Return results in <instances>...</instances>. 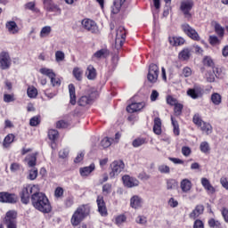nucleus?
Segmentation results:
<instances>
[{
	"instance_id": "nucleus-47",
	"label": "nucleus",
	"mask_w": 228,
	"mask_h": 228,
	"mask_svg": "<svg viewBox=\"0 0 228 228\" xmlns=\"http://www.w3.org/2000/svg\"><path fill=\"white\" fill-rule=\"evenodd\" d=\"M125 42H126V38L116 37L115 47H116L117 51H118V49L122 48Z\"/></svg>"
},
{
	"instance_id": "nucleus-30",
	"label": "nucleus",
	"mask_w": 228,
	"mask_h": 228,
	"mask_svg": "<svg viewBox=\"0 0 228 228\" xmlns=\"http://www.w3.org/2000/svg\"><path fill=\"white\" fill-rule=\"evenodd\" d=\"M201 131L206 133L207 134H211L213 133V126H211V124L207 123V122H202L201 125L200 126Z\"/></svg>"
},
{
	"instance_id": "nucleus-3",
	"label": "nucleus",
	"mask_w": 228,
	"mask_h": 228,
	"mask_svg": "<svg viewBox=\"0 0 228 228\" xmlns=\"http://www.w3.org/2000/svg\"><path fill=\"white\" fill-rule=\"evenodd\" d=\"M38 191V186L37 185H27L22 188L20 197L22 204H29V200L32 195H35Z\"/></svg>"
},
{
	"instance_id": "nucleus-5",
	"label": "nucleus",
	"mask_w": 228,
	"mask_h": 228,
	"mask_svg": "<svg viewBox=\"0 0 228 228\" xmlns=\"http://www.w3.org/2000/svg\"><path fill=\"white\" fill-rule=\"evenodd\" d=\"M181 28L183 33L186 34L189 38H191V40H196V42H199V40H200V36H199L197 30L190 26V24L183 23L181 25Z\"/></svg>"
},
{
	"instance_id": "nucleus-27",
	"label": "nucleus",
	"mask_w": 228,
	"mask_h": 228,
	"mask_svg": "<svg viewBox=\"0 0 228 228\" xmlns=\"http://www.w3.org/2000/svg\"><path fill=\"white\" fill-rule=\"evenodd\" d=\"M25 161L28 162V165L30 167V168H35L37 166V153H32L27 156Z\"/></svg>"
},
{
	"instance_id": "nucleus-41",
	"label": "nucleus",
	"mask_w": 228,
	"mask_h": 228,
	"mask_svg": "<svg viewBox=\"0 0 228 228\" xmlns=\"http://www.w3.org/2000/svg\"><path fill=\"white\" fill-rule=\"evenodd\" d=\"M112 142L113 139L105 137L101 141L100 146L102 147V149H108V147L111 146Z\"/></svg>"
},
{
	"instance_id": "nucleus-1",
	"label": "nucleus",
	"mask_w": 228,
	"mask_h": 228,
	"mask_svg": "<svg viewBox=\"0 0 228 228\" xmlns=\"http://www.w3.org/2000/svg\"><path fill=\"white\" fill-rule=\"evenodd\" d=\"M32 206L37 211L41 213H51L53 211V207H51V202H49V199L47 196L44 194V192H40L37 191V193L32 194L31 196Z\"/></svg>"
},
{
	"instance_id": "nucleus-55",
	"label": "nucleus",
	"mask_w": 228,
	"mask_h": 228,
	"mask_svg": "<svg viewBox=\"0 0 228 228\" xmlns=\"http://www.w3.org/2000/svg\"><path fill=\"white\" fill-rule=\"evenodd\" d=\"M55 60L58 62L63 61V60H65V53L61 51H57L55 53Z\"/></svg>"
},
{
	"instance_id": "nucleus-8",
	"label": "nucleus",
	"mask_w": 228,
	"mask_h": 228,
	"mask_svg": "<svg viewBox=\"0 0 228 228\" xmlns=\"http://www.w3.org/2000/svg\"><path fill=\"white\" fill-rule=\"evenodd\" d=\"M12 67V58L8 52H2L0 53V69L2 70H8Z\"/></svg>"
},
{
	"instance_id": "nucleus-28",
	"label": "nucleus",
	"mask_w": 228,
	"mask_h": 228,
	"mask_svg": "<svg viewBox=\"0 0 228 228\" xmlns=\"http://www.w3.org/2000/svg\"><path fill=\"white\" fill-rule=\"evenodd\" d=\"M161 118H154V125H153V133H155V134H161Z\"/></svg>"
},
{
	"instance_id": "nucleus-13",
	"label": "nucleus",
	"mask_w": 228,
	"mask_h": 228,
	"mask_svg": "<svg viewBox=\"0 0 228 228\" xmlns=\"http://www.w3.org/2000/svg\"><path fill=\"white\" fill-rule=\"evenodd\" d=\"M96 202L100 215H102V216H106V215H108V209L106 208V202H104V198L102 196H98Z\"/></svg>"
},
{
	"instance_id": "nucleus-63",
	"label": "nucleus",
	"mask_w": 228,
	"mask_h": 228,
	"mask_svg": "<svg viewBox=\"0 0 228 228\" xmlns=\"http://www.w3.org/2000/svg\"><path fill=\"white\" fill-rule=\"evenodd\" d=\"M221 215L226 224H228V209L225 208H223L221 210Z\"/></svg>"
},
{
	"instance_id": "nucleus-64",
	"label": "nucleus",
	"mask_w": 228,
	"mask_h": 228,
	"mask_svg": "<svg viewBox=\"0 0 228 228\" xmlns=\"http://www.w3.org/2000/svg\"><path fill=\"white\" fill-rule=\"evenodd\" d=\"M220 183H221V185L223 186V188H224L225 190H228V178L227 177H222L220 179Z\"/></svg>"
},
{
	"instance_id": "nucleus-11",
	"label": "nucleus",
	"mask_w": 228,
	"mask_h": 228,
	"mask_svg": "<svg viewBox=\"0 0 228 228\" xmlns=\"http://www.w3.org/2000/svg\"><path fill=\"white\" fill-rule=\"evenodd\" d=\"M82 26L87 31H90V33H99V27H97V23L90 19L82 20Z\"/></svg>"
},
{
	"instance_id": "nucleus-29",
	"label": "nucleus",
	"mask_w": 228,
	"mask_h": 228,
	"mask_svg": "<svg viewBox=\"0 0 228 228\" xmlns=\"http://www.w3.org/2000/svg\"><path fill=\"white\" fill-rule=\"evenodd\" d=\"M39 72L43 74V76H47V77H49L50 79H52L53 77H56V74L51 69L42 68L39 69Z\"/></svg>"
},
{
	"instance_id": "nucleus-25",
	"label": "nucleus",
	"mask_w": 228,
	"mask_h": 228,
	"mask_svg": "<svg viewBox=\"0 0 228 228\" xmlns=\"http://www.w3.org/2000/svg\"><path fill=\"white\" fill-rule=\"evenodd\" d=\"M95 170V164H91L89 167L80 168V175L82 177H86V175H90Z\"/></svg>"
},
{
	"instance_id": "nucleus-26",
	"label": "nucleus",
	"mask_w": 228,
	"mask_h": 228,
	"mask_svg": "<svg viewBox=\"0 0 228 228\" xmlns=\"http://www.w3.org/2000/svg\"><path fill=\"white\" fill-rule=\"evenodd\" d=\"M69 102L74 106L76 104V86L73 84L69 85Z\"/></svg>"
},
{
	"instance_id": "nucleus-14",
	"label": "nucleus",
	"mask_w": 228,
	"mask_h": 228,
	"mask_svg": "<svg viewBox=\"0 0 228 228\" xmlns=\"http://www.w3.org/2000/svg\"><path fill=\"white\" fill-rule=\"evenodd\" d=\"M201 185L208 193V195H213L216 191V189L214 188V186L211 184V182H209V180L206 177L201 178Z\"/></svg>"
},
{
	"instance_id": "nucleus-24",
	"label": "nucleus",
	"mask_w": 228,
	"mask_h": 228,
	"mask_svg": "<svg viewBox=\"0 0 228 228\" xmlns=\"http://www.w3.org/2000/svg\"><path fill=\"white\" fill-rule=\"evenodd\" d=\"M126 3V0H114L113 2V5H112V13H114V15H117V13H118V12H120V9L122 8V4H124Z\"/></svg>"
},
{
	"instance_id": "nucleus-33",
	"label": "nucleus",
	"mask_w": 228,
	"mask_h": 228,
	"mask_svg": "<svg viewBox=\"0 0 228 228\" xmlns=\"http://www.w3.org/2000/svg\"><path fill=\"white\" fill-rule=\"evenodd\" d=\"M211 101L215 106H220V104H222V95L218 93H214L211 95Z\"/></svg>"
},
{
	"instance_id": "nucleus-48",
	"label": "nucleus",
	"mask_w": 228,
	"mask_h": 228,
	"mask_svg": "<svg viewBox=\"0 0 228 228\" xmlns=\"http://www.w3.org/2000/svg\"><path fill=\"white\" fill-rule=\"evenodd\" d=\"M158 170L160 174H170V167L165 164L159 166Z\"/></svg>"
},
{
	"instance_id": "nucleus-45",
	"label": "nucleus",
	"mask_w": 228,
	"mask_h": 228,
	"mask_svg": "<svg viewBox=\"0 0 228 228\" xmlns=\"http://www.w3.org/2000/svg\"><path fill=\"white\" fill-rule=\"evenodd\" d=\"M116 38H126V28L118 27L116 30Z\"/></svg>"
},
{
	"instance_id": "nucleus-57",
	"label": "nucleus",
	"mask_w": 228,
	"mask_h": 228,
	"mask_svg": "<svg viewBox=\"0 0 228 228\" xmlns=\"http://www.w3.org/2000/svg\"><path fill=\"white\" fill-rule=\"evenodd\" d=\"M167 103L170 106H175L177 104V99L174 98L172 95H167Z\"/></svg>"
},
{
	"instance_id": "nucleus-53",
	"label": "nucleus",
	"mask_w": 228,
	"mask_h": 228,
	"mask_svg": "<svg viewBox=\"0 0 228 228\" xmlns=\"http://www.w3.org/2000/svg\"><path fill=\"white\" fill-rule=\"evenodd\" d=\"M126 220L127 217H126V216L120 215L116 217L115 224L116 225H122V224H124Z\"/></svg>"
},
{
	"instance_id": "nucleus-58",
	"label": "nucleus",
	"mask_w": 228,
	"mask_h": 228,
	"mask_svg": "<svg viewBox=\"0 0 228 228\" xmlns=\"http://www.w3.org/2000/svg\"><path fill=\"white\" fill-rule=\"evenodd\" d=\"M15 101V96L13 94H4V102H13Z\"/></svg>"
},
{
	"instance_id": "nucleus-6",
	"label": "nucleus",
	"mask_w": 228,
	"mask_h": 228,
	"mask_svg": "<svg viewBox=\"0 0 228 228\" xmlns=\"http://www.w3.org/2000/svg\"><path fill=\"white\" fill-rule=\"evenodd\" d=\"M19 197L15 193L6 191L0 192V202L4 204H17Z\"/></svg>"
},
{
	"instance_id": "nucleus-38",
	"label": "nucleus",
	"mask_w": 228,
	"mask_h": 228,
	"mask_svg": "<svg viewBox=\"0 0 228 228\" xmlns=\"http://www.w3.org/2000/svg\"><path fill=\"white\" fill-rule=\"evenodd\" d=\"M145 143H147V140L145 138L138 137L133 141L132 145L134 148H138L142 147V145H145Z\"/></svg>"
},
{
	"instance_id": "nucleus-12",
	"label": "nucleus",
	"mask_w": 228,
	"mask_h": 228,
	"mask_svg": "<svg viewBox=\"0 0 228 228\" xmlns=\"http://www.w3.org/2000/svg\"><path fill=\"white\" fill-rule=\"evenodd\" d=\"M123 184L126 188H134L140 184V181L138 179L129 176L128 175H125L122 177Z\"/></svg>"
},
{
	"instance_id": "nucleus-37",
	"label": "nucleus",
	"mask_w": 228,
	"mask_h": 228,
	"mask_svg": "<svg viewBox=\"0 0 228 228\" xmlns=\"http://www.w3.org/2000/svg\"><path fill=\"white\" fill-rule=\"evenodd\" d=\"M190 56H191V53H190V49H188V48L183 49L179 53V59L183 60V61L190 60Z\"/></svg>"
},
{
	"instance_id": "nucleus-34",
	"label": "nucleus",
	"mask_w": 228,
	"mask_h": 228,
	"mask_svg": "<svg viewBox=\"0 0 228 228\" xmlns=\"http://www.w3.org/2000/svg\"><path fill=\"white\" fill-rule=\"evenodd\" d=\"M73 76L77 81H83V69L77 67L74 68Z\"/></svg>"
},
{
	"instance_id": "nucleus-46",
	"label": "nucleus",
	"mask_w": 228,
	"mask_h": 228,
	"mask_svg": "<svg viewBox=\"0 0 228 228\" xmlns=\"http://www.w3.org/2000/svg\"><path fill=\"white\" fill-rule=\"evenodd\" d=\"M200 149L201 152H203L204 154H208V152H209L210 151L209 143L208 142H202L200 145Z\"/></svg>"
},
{
	"instance_id": "nucleus-32",
	"label": "nucleus",
	"mask_w": 228,
	"mask_h": 228,
	"mask_svg": "<svg viewBox=\"0 0 228 228\" xmlns=\"http://www.w3.org/2000/svg\"><path fill=\"white\" fill-rule=\"evenodd\" d=\"M178 186L179 183L175 179L170 178L167 180V190H176Z\"/></svg>"
},
{
	"instance_id": "nucleus-59",
	"label": "nucleus",
	"mask_w": 228,
	"mask_h": 228,
	"mask_svg": "<svg viewBox=\"0 0 228 228\" xmlns=\"http://www.w3.org/2000/svg\"><path fill=\"white\" fill-rule=\"evenodd\" d=\"M63 188L61 187H57L54 191V195L56 197V199H61V197H63Z\"/></svg>"
},
{
	"instance_id": "nucleus-20",
	"label": "nucleus",
	"mask_w": 228,
	"mask_h": 228,
	"mask_svg": "<svg viewBox=\"0 0 228 228\" xmlns=\"http://www.w3.org/2000/svg\"><path fill=\"white\" fill-rule=\"evenodd\" d=\"M108 56H110V51H108L106 48H102L94 53L93 59L103 60L104 58H108Z\"/></svg>"
},
{
	"instance_id": "nucleus-61",
	"label": "nucleus",
	"mask_w": 228,
	"mask_h": 228,
	"mask_svg": "<svg viewBox=\"0 0 228 228\" xmlns=\"http://www.w3.org/2000/svg\"><path fill=\"white\" fill-rule=\"evenodd\" d=\"M173 45H183V44H184V38L183 37H173Z\"/></svg>"
},
{
	"instance_id": "nucleus-17",
	"label": "nucleus",
	"mask_w": 228,
	"mask_h": 228,
	"mask_svg": "<svg viewBox=\"0 0 228 228\" xmlns=\"http://www.w3.org/2000/svg\"><path fill=\"white\" fill-rule=\"evenodd\" d=\"M5 28L11 35H17L19 31H20L19 25H17V23L13 20L7 21L5 23Z\"/></svg>"
},
{
	"instance_id": "nucleus-62",
	"label": "nucleus",
	"mask_w": 228,
	"mask_h": 228,
	"mask_svg": "<svg viewBox=\"0 0 228 228\" xmlns=\"http://www.w3.org/2000/svg\"><path fill=\"white\" fill-rule=\"evenodd\" d=\"M175 114V115H181V113H183V104L181 103H176L175 105V109H174Z\"/></svg>"
},
{
	"instance_id": "nucleus-31",
	"label": "nucleus",
	"mask_w": 228,
	"mask_h": 228,
	"mask_svg": "<svg viewBox=\"0 0 228 228\" xmlns=\"http://www.w3.org/2000/svg\"><path fill=\"white\" fill-rule=\"evenodd\" d=\"M51 31H53L51 26L43 27L39 34L40 38H46V37H49V35H51Z\"/></svg>"
},
{
	"instance_id": "nucleus-52",
	"label": "nucleus",
	"mask_w": 228,
	"mask_h": 228,
	"mask_svg": "<svg viewBox=\"0 0 228 228\" xmlns=\"http://www.w3.org/2000/svg\"><path fill=\"white\" fill-rule=\"evenodd\" d=\"M48 137H49V140H52L53 142H54V140H56V138H58V131L54 130V129L49 130Z\"/></svg>"
},
{
	"instance_id": "nucleus-10",
	"label": "nucleus",
	"mask_w": 228,
	"mask_h": 228,
	"mask_svg": "<svg viewBox=\"0 0 228 228\" xmlns=\"http://www.w3.org/2000/svg\"><path fill=\"white\" fill-rule=\"evenodd\" d=\"M44 7L46 12H53L54 13H58V15H61V9L53 0H44Z\"/></svg>"
},
{
	"instance_id": "nucleus-22",
	"label": "nucleus",
	"mask_w": 228,
	"mask_h": 228,
	"mask_svg": "<svg viewBox=\"0 0 228 228\" xmlns=\"http://www.w3.org/2000/svg\"><path fill=\"white\" fill-rule=\"evenodd\" d=\"M86 76L90 81H94L97 77V71L92 65L87 66Z\"/></svg>"
},
{
	"instance_id": "nucleus-44",
	"label": "nucleus",
	"mask_w": 228,
	"mask_h": 228,
	"mask_svg": "<svg viewBox=\"0 0 228 228\" xmlns=\"http://www.w3.org/2000/svg\"><path fill=\"white\" fill-rule=\"evenodd\" d=\"M171 122L174 127V134H175L176 136H179L180 134L179 123L177 122V120H175V118H174V117H171Z\"/></svg>"
},
{
	"instance_id": "nucleus-18",
	"label": "nucleus",
	"mask_w": 228,
	"mask_h": 228,
	"mask_svg": "<svg viewBox=\"0 0 228 228\" xmlns=\"http://www.w3.org/2000/svg\"><path fill=\"white\" fill-rule=\"evenodd\" d=\"M4 224H17V212L15 210H9L6 213Z\"/></svg>"
},
{
	"instance_id": "nucleus-19",
	"label": "nucleus",
	"mask_w": 228,
	"mask_h": 228,
	"mask_svg": "<svg viewBox=\"0 0 228 228\" xmlns=\"http://www.w3.org/2000/svg\"><path fill=\"white\" fill-rule=\"evenodd\" d=\"M187 95L191 99H200L202 97V89L199 87L190 88L187 90Z\"/></svg>"
},
{
	"instance_id": "nucleus-7",
	"label": "nucleus",
	"mask_w": 228,
	"mask_h": 228,
	"mask_svg": "<svg viewBox=\"0 0 228 228\" xmlns=\"http://www.w3.org/2000/svg\"><path fill=\"white\" fill-rule=\"evenodd\" d=\"M193 0H183L181 2L180 10L183 12L185 19H191V9L193 8Z\"/></svg>"
},
{
	"instance_id": "nucleus-51",
	"label": "nucleus",
	"mask_w": 228,
	"mask_h": 228,
	"mask_svg": "<svg viewBox=\"0 0 228 228\" xmlns=\"http://www.w3.org/2000/svg\"><path fill=\"white\" fill-rule=\"evenodd\" d=\"M111 188H112L111 183L103 184V186H102L103 195H110V193H111Z\"/></svg>"
},
{
	"instance_id": "nucleus-15",
	"label": "nucleus",
	"mask_w": 228,
	"mask_h": 228,
	"mask_svg": "<svg viewBox=\"0 0 228 228\" xmlns=\"http://www.w3.org/2000/svg\"><path fill=\"white\" fill-rule=\"evenodd\" d=\"M142 204H143V199L139 195H134L130 199V207L133 209H140L142 208Z\"/></svg>"
},
{
	"instance_id": "nucleus-21",
	"label": "nucleus",
	"mask_w": 228,
	"mask_h": 228,
	"mask_svg": "<svg viewBox=\"0 0 228 228\" xmlns=\"http://www.w3.org/2000/svg\"><path fill=\"white\" fill-rule=\"evenodd\" d=\"M202 213H204V206L198 205L195 207V209H193L192 212L189 215V217L192 220H195V218H199Z\"/></svg>"
},
{
	"instance_id": "nucleus-56",
	"label": "nucleus",
	"mask_w": 228,
	"mask_h": 228,
	"mask_svg": "<svg viewBox=\"0 0 228 228\" xmlns=\"http://www.w3.org/2000/svg\"><path fill=\"white\" fill-rule=\"evenodd\" d=\"M208 83H215V74L211 71H208L205 75Z\"/></svg>"
},
{
	"instance_id": "nucleus-54",
	"label": "nucleus",
	"mask_w": 228,
	"mask_h": 228,
	"mask_svg": "<svg viewBox=\"0 0 228 228\" xmlns=\"http://www.w3.org/2000/svg\"><path fill=\"white\" fill-rule=\"evenodd\" d=\"M192 122L198 126L199 127L202 126V123L204 122L200 116L199 114H195L192 118Z\"/></svg>"
},
{
	"instance_id": "nucleus-43",
	"label": "nucleus",
	"mask_w": 228,
	"mask_h": 228,
	"mask_svg": "<svg viewBox=\"0 0 228 228\" xmlns=\"http://www.w3.org/2000/svg\"><path fill=\"white\" fill-rule=\"evenodd\" d=\"M90 102H92L90 96H82L78 100L77 104L78 106H86L87 104H90Z\"/></svg>"
},
{
	"instance_id": "nucleus-9",
	"label": "nucleus",
	"mask_w": 228,
	"mask_h": 228,
	"mask_svg": "<svg viewBox=\"0 0 228 228\" xmlns=\"http://www.w3.org/2000/svg\"><path fill=\"white\" fill-rule=\"evenodd\" d=\"M159 76V68L158 65L151 63L149 67V71L147 75L148 81L150 83H156L158 81V77Z\"/></svg>"
},
{
	"instance_id": "nucleus-50",
	"label": "nucleus",
	"mask_w": 228,
	"mask_h": 228,
	"mask_svg": "<svg viewBox=\"0 0 228 228\" xmlns=\"http://www.w3.org/2000/svg\"><path fill=\"white\" fill-rule=\"evenodd\" d=\"M203 64L207 65V67H212V69L215 67V62L213 61V59H211V57L209 56L204 57Z\"/></svg>"
},
{
	"instance_id": "nucleus-49",
	"label": "nucleus",
	"mask_w": 228,
	"mask_h": 228,
	"mask_svg": "<svg viewBox=\"0 0 228 228\" xmlns=\"http://www.w3.org/2000/svg\"><path fill=\"white\" fill-rule=\"evenodd\" d=\"M40 124V116H35L30 118L29 125L32 127H37Z\"/></svg>"
},
{
	"instance_id": "nucleus-35",
	"label": "nucleus",
	"mask_w": 228,
	"mask_h": 228,
	"mask_svg": "<svg viewBox=\"0 0 228 228\" xmlns=\"http://www.w3.org/2000/svg\"><path fill=\"white\" fill-rule=\"evenodd\" d=\"M208 42L210 44V45H220V44H222V38L218 37L215 35L209 36L208 37Z\"/></svg>"
},
{
	"instance_id": "nucleus-60",
	"label": "nucleus",
	"mask_w": 228,
	"mask_h": 228,
	"mask_svg": "<svg viewBox=\"0 0 228 228\" xmlns=\"http://www.w3.org/2000/svg\"><path fill=\"white\" fill-rule=\"evenodd\" d=\"M182 154L183 156H185V158H188V156L191 154V149L188 146L182 147Z\"/></svg>"
},
{
	"instance_id": "nucleus-36",
	"label": "nucleus",
	"mask_w": 228,
	"mask_h": 228,
	"mask_svg": "<svg viewBox=\"0 0 228 228\" xmlns=\"http://www.w3.org/2000/svg\"><path fill=\"white\" fill-rule=\"evenodd\" d=\"M215 31L216 35L219 37V38H224V35H225V29L224 28V27H222V25L216 22Z\"/></svg>"
},
{
	"instance_id": "nucleus-4",
	"label": "nucleus",
	"mask_w": 228,
	"mask_h": 228,
	"mask_svg": "<svg viewBox=\"0 0 228 228\" xmlns=\"http://www.w3.org/2000/svg\"><path fill=\"white\" fill-rule=\"evenodd\" d=\"M111 171L110 172V179H114L119 175L122 172H124V168H126V164L122 160H115L110 164Z\"/></svg>"
},
{
	"instance_id": "nucleus-42",
	"label": "nucleus",
	"mask_w": 228,
	"mask_h": 228,
	"mask_svg": "<svg viewBox=\"0 0 228 228\" xmlns=\"http://www.w3.org/2000/svg\"><path fill=\"white\" fill-rule=\"evenodd\" d=\"M28 172L29 174L28 179H29L30 181H35V179L38 177V169L37 167H32L31 169H29Z\"/></svg>"
},
{
	"instance_id": "nucleus-40",
	"label": "nucleus",
	"mask_w": 228,
	"mask_h": 228,
	"mask_svg": "<svg viewBox=\"0 0 228 228\" xmlns=\"http://www.w3.org/2000/svg\"><path fill=\"white\" fill-rule=\"evenodd\" d=\"M27 95L29 99H36L37 95H38V90L35 86H30L27 90Z\"/></svg>"
},
{
	"instance_id": "nucleus-2",
	"label": "nucleus",
	"mask_w": 228,
	"mask_h": 228,
	"mask_svg": "<svg viewBox=\"0 0 228 228\" xmlns=\"http://www.w3.org/2000/svg\"><path fill=\"white\" fill-rule=\"evenodd\" d=\"M88 215H90V208L88 207L85 205L78 207L72 215L71 224L74 227H77V225H79V224H81Z\"/></svg>"
},
{
	"instance_id": "nucleus-16",
	"label": "nucleus",
	"mask_w": 228,
	"mask_h": 228,
	"mask_svg": "<svg viewBox=\"0 0 228 228\" xmlns=\"http://www.w3.org/2000/svg\"><path fill=\"white\" fill-rule=\"evenodd\" d=\"M143 108H145V102H133L126 107V111L128 113H134L143 110Z\"/></svg>"
},
{
	"instance_id": "nucleus-23",
	"label": "nucleus",
	"mask_w": 228,
	"mask_h": 228,
	"mask_svg": "<svg viewBox=\"0 0 228 228\" xmlns=\"http://www.w3.org/2000/svg\"><path fill=\"white\" fill-rule=\"evenodd\" d=\"M180 188L183 193H188L191 190V181L187 178L183 179L180 183Z\"/></svg>"
},
{
	"instance_id": "nucleus-39",
	"label": "nucleus",
	"mask_w": 228,
	"mask_h": 228,
	"mask_svg": "<svg viewBox=\"0 0 228 228\" xmlns=\"http://www.w3.org/2000/svg\"><path fill=\"white\" fill-rule=\"evenodd\" d=\"M15 140V135L13 134H9L4 139L3 145L4 147L7 148L10 147L11 143H13V141Z\"/></svg>"
}]
</instances>
